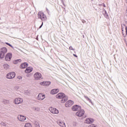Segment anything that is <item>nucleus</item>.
<instances>
[{"mask_svg": "<svg viewBox=\"0 0 127 127\" xmlns=\"http://www.w3.org/2000/svg\"><path fill=\"white\" fill-rule=\"evenodd\" d=\"M14 77H15V72H9L6 75V78H7V79H13Z\"/></svg>", "mask_w": 127, "mask_h": 127, "instance_id": "nucleus-4", "label": "nucleus"}, {"mask_svg": "<svg viewBox=\"0 0 127 127\" xmlns=\"http://www.w3.org/2000/svg\"><path fill=\"white\" fill-rule=\"evenodd\" d=\"M59 126L62 127H66V125H65V123L64 122H62L61 121H60L59 123Z\"/></svg>", "mask_w": 127, "mask_h": 127, "instance_id": "nucleus-20", "label": "nucleus"}, {"mask_svg": "<svg viewBox=\"0 0 127 127\" xmlns=\"http://www.w3.org/2000/svg\"><path fill=\"white\" fill-rule=\"evenodd\" d=\"M82 37H83V38L85 37V36H84V35H83Z\"/></svg>", "mask_w": 127, "mask_h": 127, "instance_id": "nucleus-45", "label": "nucleus"}, {"mask_svg": "<svg viewBox=\"0 0 127 127\" xmlns=\"http://www.w3.org/2000/svg\"><path fill=\"white\" fill-rule=\"evenodd\" d=\"M34 77L35 80H40V79H41V77H42V75L39 72H36L34 75Z\"/></svg>", "mask_w": 127, "mask_h": 127, "instance_id": "nucleus-8", "label": "nucleus"}, {"mask_svg": "<svg viewBox=\"0 0 127 127\" xmlns=\"http://www.w3.org/2000/svg\"><path fill=\"white\" fill-rule=\"evenodd\" d=\"M24 127H32V126H31V124H30V123H26Z\"/></svg>", "mask_w": 127, "mask_h": 127, "instance_id": "nucleus-25", "label": "nucleus"}, {"mask_svg": "<svg viewBox=\"0 0 127 127\" xmlns=\"http://www.w3.org/2000/svg\"><path fill=\"white\" fill-rule=\"evenodd\" d=\"M38 18H40V19H41L43 21H45L46 19H47V17L46 16V15L44 14V13L43 12L40 11L38 13Z\"/></svg>", "mask_w": 127, "mask_h": 127, "instance_id": "nucleus-2", "label": "nucleus"}, {"mask_svg": "<svg viewBox=\"0 0 127 127\" xmlns=\"http://www.w3.org/2000/svg\"><path fill=\"white\" fill-rule=\"evenodd\" d=\"M18 120L20 121V122H24L26 120V117L22 115H20V116L18 117Z\"/></svg>", "mask_w": 127, "mask_h": 127, "instance_id": "nucleus-16", "label": "nucleus"}, {"mask_svg": "<svg viewBox=\"0 0 127 127\" xmlns=\"http://www.w3.org/2000/svg\"><path fill=\"white\" fill-rule=\"evenodd\" d=\"M81 108L79 105H75L72 107L71 110L74 112H78Z\"/></svg>", "mask_w": 127, "mask_h": 127, "instance_id": "nucleus-5", "label": "nucleus"}, {"mask_svg": "<svg viewBox=\"0 0 127 127\" xmlns=\"http://www.w3.org/2000/svg\"><path fill=\"white\" fill-rule=\"evenodd\" d=\"M105 13H104V15L106 18H109V14H108V12L107 11L104 9Z\"/></svg>", "mask_w": 127, "mask_h": 127, "instance_id": "nucleus-22", "label": "nucleus"}, {"mask_svg": "<svg viewBox=\"0 0 127 127\" xmlns=\"http://www.w3.org/2000/svg\"><path fill=\"white\" fill-rule=\"evenodd\" d=\"M3 67L5 70H7V69L9 68V65H8V64H5L3 65Z\"/></svg>", "mask_w": 127, "mask_h": 127, "instance_id": "nucleus-23", "label": "nucleus"}, {"mask_svg": "<svg viewBox=\"0 0 127 127\" xmlns=\"http://www.w3.org/2000/svg\"><path fill=\"white\" fill-rule=\"evenodd\" d=\"M82 23H86V21L85 20H82Z\"/></svg>", "mask_w": 127, "mask_h": 127, "instance_id": "nucleus-38", "label": "nucleus"}, {"mask_svg": "<svg viewBox=\"0 0 127 127\" xmlns=\"http://www.w3.org/2000/svg\"><path fill=\"white\" fill-rule=\"evenodd\" d=\"M85 114V111H84L83 109H82V108H80V110H79L78 111H77L75 115L77 117H83L84 115Z\"/></svg>", "mask_w": 127, "mask_h": 127, "instance_id": "nucleus-3", "label": "nucleus"}, {"mask_svg": "<svg viewBox=\"0 0 127 127\" xmlns=\"http://www.w3.org/2000/svg\"><path fill=\"white\" fill-rule=\"evenodd\" d=\"M51 84L50 81H43L40 83L41 86H49Z\"/></svg>", "mask_w": 127, "mask_h": 127, "instance_id": "nucleus-13", "label": "nucleus"}, {"mask_svg": "<svg viewBox=\"0 0 127 127\" xmlns=\"http://www.w3.org/2000/svg\"><path fill=\"white\" fill-rule=\"evenodd\" d=\"M46 10H47L48 13H49V10L48 9V8H46Z\"/></svg>", "mask_w": 127, "mask_h": 127, "instance_id": "nucleus-42", "label": "nucleus"}, {"mask_svg": "<svg viewBox=\"0 0 127 127\" xmlns=\"http://www.w3.org/2000/svg\"><path fill=\"white\" fill-rule=\"evenodd\" d=\"M126 35H127V26H126Z\"/></svg>", "mask_w": 127, "mask_h": 127, "instance_id": "nucleus-39", "label": "nucleus"}, {"mask_svg": "<svg viewBox=\"0 0 127 127\" xmlns=\"http://www.w3.org/2000/svg\"><path fill=\"white\" fill-rule=\"evenodd\" d=\"M73 56H74V57H75L76 58H78V56H77V55L73 54Z\"/></svg>", "mask_w": 127, "mask_h": 127, "instance_id": "nucleus-37", "label": "nucleus"}, {"mask_svg": "<svg viewBox=\"0 0 127 127\" xmlns=\"http://www.w3.org/2000/svg\"><path fill=\"white\" fill-rule=\"evenodd\" d=\"M62 3L63 4V5H64V6H66V5H65V3H64V1H62Z\"/></svg>", "mask_w": 127, "mask_h": 127, "instance_id": "nucleus-40", "label": "nucleus"}, {"mask_svg": "<svg viewBox=\"0 0 127 127\" xmlns=\"http://www.w3.org/2000/svg\"><path fill=\"white\" fill-rule=\"evenodd\" d=\"M58 92H59V89H54L51 91V94H52V95H55V94H57Z\"/></svg>", "mask_w": 127, "mask_h": 127, "instance_id": "nucleus-17", "label": "nucleus"}, {"mask_svg": "<svg viewBox=\"0 0 127 127\" xmlns=\"http://www.w3.org/2000/svg\"><path fill=\"white\" fill-rule=\"evenodd\" d=\"M11 58H12V54L11 53H8L5 57L6 61H10Z\"/></svg>", "mask_w": 127, "mask_h": 127, "instance_id": "nucleus-6", "label": "nucleus"}, {"mask_svg": "<svg viewBox=\"0 0 127 127\" xmlns=\"http://www.w3.org/2000/svg\"><path fill=\"white\" fill-rule=\"evenodd\" d=\"M24 93L26 95H28H28H30V90H26V91H25Z\"/></svg>", "mask_w": 127, "mask_h": 127, "instance_id": "nucleus-26", "label": "nucleus"}, {"mask_svg": "<svg viewBox=\"0 0 127 127\" xmlns=\"http://www.w3.org/2000/svg\"><path fill=\"white\" fill-rule=\"evenodd\" d=\"M88 127H97V126L94 124H91L88 126Z\"/></svg>", "mask_w": 127, "mask_h": 127, "instance_id": "nucleus-30", "label": "nucleus"}, {"mask_svg": "<svg viewBox=\"0 0 127 127\" xmlns=\"http://www.w3.org/2000/svg\"><path fill=\"white\" fill-rule=\"evenodd\" d=\"M23 102V99L20 98H16L14 101V103L16 105H19V104H21V103H22Z\"/></svg>", "mask_w": 127, "mask_h": 127, "instance_id": "nucleus-9", "label": "nucleus"}, {"mask_svg": "<svg viewBox=\"0 0 127 127\" xmlns=\"http://www.w3.org/2000/svg\"><path fill=\"white\" fill-rule=\"evenodd\" d=\"M61 0V1H64V0Z\"/></svg>", "mask_w": 127, "mask_h": 127, "instance_id": "nucleus-47", "label": "nucleus"}, {"mask_svg": "<svg viewBox=\"0 0 127 127\" xmlns=\"http://www.w3.org/2000/svg\"><path fill=\"white\" fill-rule=\"evenodd\" d=\"M43 26V22H42L41 25L40 26L39 28H41Z\"/></svg>", "mask_w": 127, "mask_h": 127, "instance_id": "nucleus-35", "label": "nucleus"}, {"mask_svg": "<svg viewBox=\"0 0 127 127\" xmlns=\"http://www.w3.org/2000/svg\"><path fill=\"white\" fill-rule=\"evenodd\" d=\"M33 70V68H32V67L29 66L27 67L26 69L25 70V72L26 73H31V72H32Z\"/></svg>", "mask_w": 127, "mask_h": 127, "instance_id": "nucleus-15", "label": "nucleus"}, {"mask_svg": "<svg viewBox=\"0 0 127 127\" xmlns=\"http://www.w3.org/2000/svg\"><path fill=\"white\" fill-rule=\"evenodd\" d=\"M17 78H18L19 80H21V79H22V77H21V76H18V77H17Z\"/></svg>", "mask_w": 127, "mask_h": 127, "instance_id": "nucleus-36", "label": "nucleus"}, {"mask_svg": "<svg viewBox=\"0 0 127 127\" xmlns=\"http://www.w3.org/2000/svg\"><path fill=\"white\" fill-rule=\"evenodd\" d=\"M3 104H4V105H6V104L9 103V101L7 100H4L3 101Z\"/></svg>", "mask_w": 127, "mask_h": 127, "instance_id": "nucleus-27", "label": "nucleus"}, {"mask_svg": "<svg viewBox=\"0 0 127 127\" xmlns=\"http://www.w3.org/2000/svg\"><path fill=\"white\" fill-rule=\"evenodd\" d=\"M27 67H28V63L26 62L21 64L20 66L21 69H25V68H27Z\"/></svg>", "mask_w": 127, "mask_h": 127, "instance_id": "nucleus-14", "label": "nucleus"}, {"mask_svg": "<svg viewBox=\"0 0 127 127\" xmlns=\"http://www.w3.org/2000/svg\"><path fill=\"white\" fill-rule=\"evenodd\" d=\"M69 49V50H73V51H75V49H73L72 46H70Z\"/></svg>", "mask_w": 127, "mask_h": 127, "instance_id": "nucleus-31", "label": "nucleus"}, {"mask_svg": "<svg viewBox=\"0 0 127 127\" xmlns=\"http://www.w3.org/2000/svg\"><path fill=\"white\" fill-rule=\"evenodd\" d=\"M126 2H127V0H126Z\"/></svg>", "mask_w": 127, "mask_h": 127, "instance_id": "nucleus-48", "label": "nucleus"}, {"mask_svg": "<svg viewBox=\"0 0 127 127\" xmlns=\"http://www.w3.org/2000/svg\"><path fill=\"white\" fill-rule=\"evenodd\" d=\"M5 56V54L0 52V59H3Z\"/></svg>", "mask_w": 127, "mask_h": 127, "instance_id": "nucleus-19", "label": "nucleus"}, {"mask_svg": "<svg viewBox=\"0 0 127 127\" xmlns=\"http://www.w3.org/2000/svg\"><path fill=\"white\" fill-rule=\"evenodd\" d=\"M36 40H38V37L36 38Z\"/></svg>", "mask_w": 127, "mask_h": 127, "instance_id": "nucleus-46", "label": "nucleus"}, {"mask_svg": "<svg viewBox=\"0 0 127 127\" xmlns=\"http://www.w3.org/2000/svg\"><path fill=\"white\" fill-rule=\"evenodd\" d=\"M34 109H35V111H36V112H39L40 111V108L38 107H34Z\"/></svg>", "mask_w": 127, "mask_h": 127, "instance_id": "nucleus-29", "label": "nucleus"}, {"mask_svg": "<svg viewBox=\"0 0 127 127\" xmlns=\"http://www.w3.org/2000/svg\"><path fill=\"white\" fill-rule=\"evenodd\" d=\"M19 62H21V60L17 59V60L14 61L13 63V64H16L18 63H19Z\"/></svg>", "mask_w": 127, "mask_h": 127, "instance_id": "nucleus-21", "label": "nucleus"}, {"mask_svg": "<svg viewBox=\"0 0 127 127\" xmlns=\"http://www.w3.org/2000/svg\"><path fill=\"white\" fill-rule=\"evenodd\" d=\"M0 52L4 53L5 54L7 52V49L6 47H3L0 49Z\"/></svg>", "mask_w": 127, "mask_h": 127, "instance_id": "nucleus-18", "label": "nucleus"}, {"mask_svg": "<svg viewBox=\"0 0 127 127\" xmlns=\"http://www.w3.org/2000/svg\"><path fill=\"white\" fill-rule=\"evenodd\" d=\"M1 126H3V127H5V126H6V124H5V123H4V122H2L1 123Z\"/></svg>", "mask_w": 127, "mask_h": 127, "instance_id": "nucleus-34", "label": "nucleus"}, {"mask_svg": "<svg viewBox=\"0 0 127 127\" xmlns=\"http://www.w3.org/2000/svg\"><path fill=\"white\" fill-rule=\"evenodd\" d=\"M92 0V1H93L94 0Z\"/></svg>", "mask_w": 127, "mask_h": 127, "instance_id": "nucleus-49", "label": "nucleus"}, {"mask_svg": "<svg viewBox=\"0 0 127 127\" xmlns=\"http://www.w3.org/2000/svg\"><path fill=\"white\" fill-rule=\"evenodd\" d=\"M49 111L52 114H59V111L56 108H53L52 107H50L49 108Z\"/></svg>", "mask_w": 127, "mask_h": 127, "instance_id": "nucleus-10", "label": "nucleus"}, {"mask_svg": "<svg viewBox=\"0 0 127 127\" xmlns=\"http://www.w3.org/2000/svg\"><path fill=\"white\" fill-rule=\"evenodd\" d=\"M35 126H36V127H40V125H39V123H37L35 124Z\"/></svg>", "mask_w": 127, "mask_h": 127, "instance_id": "nucleus-33", "label": "nucleus"}, {"mask_svg": "<svg viewBox=\"0 0 127 127\" xmlns=\"http://www.w3.org/2000/svg\"><path fill=\"white\" fill-rule=\"evenodd\" d=\"M122 33H123V35H125V34H124V31H122Z\"/></svg>", "mask_w": 127, "mask_h": 127, "instance_id": "nucleus-44", "label": "nucleus"}, {"mask_svg": "<svg viewBox=\"0 0 127 127\" xmlns=\"http://www.w3.org/2000/svg\"><path fill=\"white\" fill-rule=\"evenodd\" d=\"M103 6H104V7H106V5H105V4H104Z\"/></svg>", "mask_w": 127, "mask_h": 127, "instance_id": "nucleus-43", "label": "nucleus"}, {"mask_svg": "<svg viewBox=\"0 0 127 127\" xmlns=\"http://www.w3.org/2000/svg\"><path fill=\"white\" fill-rule=\"evenodd\" d=\"M62 3L63 4V5H64V6H66V5H65V3H64V1H62Z\"/></svg>", "mask_w": 127, "mask_h": 127, "instance_id": "nucleus-41", "label": "nucleus"}, {"mask_svg": "<svg viewBox=\"0 0 127 127\" xmlns=\"http://www.w3.org/2000/svg\"><path fill=\"white\" fill-rule=\"evenodd\" d=\"M5 44H6V45H8V46H9L10 47H11V48H12V49H13V46H12V45H11V44H10V43H7V42H6L5 43Z\"/></svg>", "mask_w": 127, "mask_h": 127, "instance_id": "nucleus-28", "label": "nucleus"}, {"mask_svg": "<svg viewBox=\"0 0 127 127\" xmlns=\"http://www.w3.org/2000/svg\"><path fill=\"white\" fill-rule=\"evenodd\" d=\"M123 26H125V27H126V26H126L125 24L122 25V31H124V27Z\"/></svg>", "mask_w": 127, "mask_h": 127, "instance_id": "nucleus-32", "label": "nucleus"}, {"mask_svg": "<svg viewBox=\"0 0 127 127\" xmlns=\"http://www.w3.org/2000/svg\"><path fill=\"white\" fill-rule=\"evenodd\" d=\"M37 99L39 100V101H43V100L45 99V94H43V93L39 94Z\"/></svg>", "mask_w": 127, "mask_h": 127, "instance_id": "nucleus-7", "label": "nucleus"}, {"mask_svg": "<svg viewBox=\"0 0 127 127\" xmlns=\"http://www.w3.org/2000/svg\"><path fill=\"white\" fill-rule=\"evenodd\" d=\"M57 99H62L61 102L63 104H64V103H65V102H67L68 101V98L67 96H66V95L64 94V93H59L56 95Z\"/></svg>", "mask_w": 127, "mask_h": 127, "instance_id": "nucleus-1", "label": "nucleus"}, {"mask_svg": "<svg viewBox=\"0 0 127 127\" xmlns=\"http://www.w3.org/2000/svg\"><path fill=\"white\" fill-rule=\"evenodd\" d=\"M73 104L74 102H73L72 100H68L65 103V107L66 108L71 107V106H73Z\"/></svg>", "mask_w": 127, "mask_h": 127, "instance_id": "nucleus-12", "label": "nucleus"}, {"mask_svg": "<svg viewBox=\"0 0 127 127\" xmlns=\"http://www.w3.org/2000/svg\"><path fill=\"white\" fill-rule=\"evenodd\" d=\"M85 99H86L87 101L89 102V103H91V104H93V102H92V100H91V99H90V98H89L88 96H85Z\"/></svg>", "mask_w": 127, "mask_h": 127, "instance_id": "nucleus-24", "label": "nucleus"}, {"mask_svg": "<svg viewBox=\"0 0 127 127\" xmlns=\"http://www.w3.org/2000/svg\"><path fill=\"white\" fill-rule=\"evenodd\" d=\"M95 122V120L93 118H87L85 120V124H88V125H91Z\"/></svg>", "mask_w": 127, "mask_h": 127, "instance_id": "nucleus-11", "label": "nucleus"}]
</instances>
